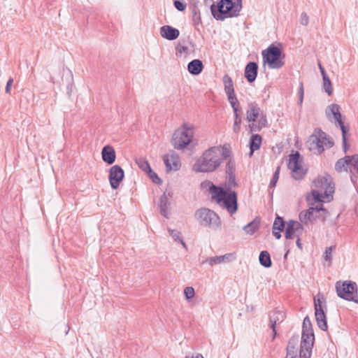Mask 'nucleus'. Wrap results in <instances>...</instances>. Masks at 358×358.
Segmentation results:
<instances>
[{
  "label": "nucleus",
  "instance_id": "1",
  "mask_svg": "<svg viewBox=\"0 0 358 358\" xmlns=\"http://www.w3.org/2000/svg\"><path fill=\"white\" fill-rule=\"evenodd\" d=\"M313 185L315 189L311 192L312 199L317 204L300 213L299 220L305 224L316 220L320 211H323L325 214L327 213L322 207L323 199L330 201L333 198L332 194L334 192V187L332 185L331 178L329 176L316 178L313 181Z\"/></svg>",
  "mask_w": 358,
  "mask_h": 358
},
{
  "label": "nucleus",
  "instance_id": "2",
  "mask_svg": "<svg viewBox=\"0 0 358 358\" xmlns=\"http://www.w3.org/2000/svg\"><path fill=\"white\" fill-rule=\"evenodd\" d=\"M238 186L236 182L235 174L227 175V180L224 187L212 185L210 187V193L220 206L226 208L230 214H234L238 209L237 194L231 191L233 187Z\"/></svg>",
  "mask_w": 358,
  "mask_h": 358
},
{
  "label": "nucleus",
  "instance_id": "3",
  "mask_svg": "<svg viewBox=\"0 0 358 358\" xmlns=\"http://www.w3.org/2000/svg\"><path fill=\"white\" fill-rule=\"evenodd\" d=\"M224 157L221 148L211 147L206 150L193 166L195 172L208 173L215 171L222 163Z\"/></svg>",
  "mask_w": 358,
  "mask_h": 358
},
{
  "label": "nucleus",
  "instance_id": "4",
  "mask_svg": "<svg viewBox=\"0 0 358 358\" xmlns=\"http://www.w3.org/2000/svg\"><path fill=\"white\" fill-rule=\"evenodd\" d=\"M242 8L241 0H220L217 5L210 7L213 16L219 20L237 17Z\"/></svg>",
  "mask_w": 358,
  "mask_h": 358
},
{
  "label": "nucleus",
  "instance_id": "5",
  "mask_svg": "<svg viewBox=\"0 0 358 358\" xmlns=\"http://www.w3.org/2000/svg\"><path fill=\"white\" fill-rule=\"evenodd\" d=\"M246 120L252 132L259 131L267 126L266 116L256 102L248 103Z\"/></svg>",
  "mask_w": 358,
  "mask_h": 358
},
{
  "label": "nucleus",
  "instance_id": "6",
  "mask_svg": "<svg viewBox=\"0 0 358 358\" xmlns=\"http://www.w3.org/2000/svg\"><path fill=\"white\" fill-rule=\"evenodd\" d=\"M334 144V141L327 138V134L320 129H315L307 141V146L315 155H320L324 147L330 148Z\"/></svg>",
  "mask_w": 358,
  "mask_h": 358
},
{
  "label": "nucleus",
  "instance_id": "7",
  "mask_svg": "<svg viewBox=\"0 0 358 358\" xmlns=\"http://www.w3.org/2000/svg\"><path fill=\"white\" fill-rule=\"evenodd\" d=\"M264 64H267L270 69H280L285 65V55L282 50L273 45H271L262 51Z\"/></svg>",
  "mask_w": 358,
  "mask_h": 358
},
{
  "label": "nucleus",
  "instance_id": "8",
  "mask_svg": "<svg viewBox=\"0 0 358 358\" xmlns=\"http://www.w3.org/2000/svg\"><path fill=\"white\" fill-rule=\"evenodd\" d=\"M194 216L201 226L209 227L213 230L220 229L221 227L220 217L213 210L208 208H202L197 210Z\"/></svg>",
  "mask_w": 358,
  "mask_h": 358
},
{
  "label": "nucleus",
  "instance_id": "9",
  "mask_svg": "<svg viewBox=\"0 0 358 358\" xmlns=\"http://www.w3.org/2000/svg\"><path fill=\"white\" fill-rule=\"evenodd\" d=\"M193 136V127L185 124L182 128L174 132L171 140L172 145L176 149H183L191 143Z\"/></svg>",
  "mask_w": 358,
  "mask_h": 358
},
{
  "label": "nucleus",
  "instance_id": "10",
  "mask_svg": "<svg viewBox=\"0 0 358 358\" xmlns=\"http://www.w3.org/2000/svg\"><path fill=\"white\" fill-rule=\"evenodd\" d=\"M336 290L338 296L345 300L358 303L357 285L352 281H345L343 283H336Z\"/></svg>",
  "mask_w": 358,
  "mask_h": 358
},
{
  "label": "nucleus",
  "instance_id": "11",
  "mask_svg": "<svg viewBox=\"0 0 358 358\" xmlns=\"http://www.w3.org/2000/svg\"><path fill=\"white\" fill-rule=\"evenodd\" d=\"M302 160L298 152L289 155L288 168L292 171V176L295 180H301L306 175L307 170L302 166Z\"/></svg>",
  "mask_w": 358,
  "mask_h": 358
},
{
  "label": "nucleus",
  "instance_id": "12",
  "mask_svg": "<svg viewBox=\"0 0 358 358\" xmlns=\"http://www.w3.org/2000/svg\"><path fill=\"white\" fill-rule=\"evenodd\" d=\"M314 342V334L307 331L302 332L299 358H310Z\"/></svg>",
  "mask_w": 358,
  "mask_h": 358
},
{
  "label": "nucleus",
  "instance_id": "13",
  "mask_svg": "<svg viewBox=\"0 0 358 358\" xmlns=\"http://www.w3.org/2000/svg\"><path fill=\"white\" fill-rule=\"evenodd\" d=\"M124 172L123 169L118 165H114L110 169L109 181L113 189L118 188L120 182L124 178Z\"/></svg>",
  "mask_w": 358,
  "mask_h": 358
},
{
  "label": "nucleus",
  "instance_id": "14",
  "mask_svg": "<svg viewBox=\"0 0 358 358\" xmlns=\"http://www.w3.org/2000/svg\"><path fill=\"white\" fill-rule=\"evenodd\" d=\"M303 226L297 221L289 220L287 222L285 236L287 239H293L300 236L303 233Z\"/></svg>",
  "mask_w": 358,
  "mask_h": 358
},
{
  "label": "nucleus",
  "instance_id": "15",
  "mask_svg": "<svg viewBox=\"0 0 358 358\" xmlns=\"http://www.w3.org/2000/svg\"><path fill=\"white\" fill-rule=\"evenodd\" d=\"M166 171H178L180 167L179 156L173 151L169 152L163 157Z\"/></svg>",
  "mask_w": 358,
  "mask_h": 358
},
{
  "label": "nucleus",
  "instance_id": "16",
  "mask_svg": "<svg viewBox=\"0 0 358 358\" xmlns=\"http://www.w3.org/2000/svg\"><path fill=\"white\" fill-rule=\"evenodd\" d=\"M315 315L319 328L322 331L327 330V323L325 313L322 309L320 299H315Z\"/></svg>",
  "mask_w": 358,
  "mask_h": 358
},
{
  "label": "nucleus",
  "instance_id": "17",
  "mask_svg": "<svg viewBox=\"0 0 358 358\" xmlns=\"http://www.w3.org/2000/svg\"><path fill=\"white\" fill-rule=\"evenodd\" d=\"M258 72V65L256 62H249L245 68V77L249 83H252L255 80Z\"/></svg>",
  "mask_w": 358,
  "mask_h": 358
},
{
  "label": "nucleus",
  "instance_id": "18",
  "mask_svg": "<svg viewBox=\"0 0 358 358\" xmlns=\"http://www.w3.org/2000/svg\"><path fill=\"white\" fill-rule=\"evenodd\" d=\"M160 34L163 38L173 41L178 37L180 32L176 28H173L169 25H164L161 27Z\"/></svg>",
  "mask_w": 358,
  "mask_h": 358
},
{
  "label": "nucleus",
  "instance_id": "19",
  "mask_svg": "<svg viewBox=\"0 0 358 358\" xmlns=\"http://www.w3.org/2000/svg\"><path fill=\"white\" fill-rule=\"evenodd\" d=\"M285 319V314L280 311V310H275L274 311L272 315L270 317V323H271V328L273 330L274 336L276 335V326L277 324H280Z\"/></svg>",
  "mask_w": 358,
  "mask_h": 358
},
{
  "label": "nucleus",
  "instance_id": "20",
  "mask_svg": "<svg viewBox=\"0 0 358 358\" xmlns=\"http://www.w3.org/2000/svg\"><path fill=\"white\" fill-rule=\"evenodd\" d=\"M103 160L108 164H112L115 160V152L113 147L105 146L101 152Z\"/></svg>",
  "mask_w": 358,
  "mask_h": 358
},
{
  "label": "nucleus",
  "instance_id": "21",
  "mask_svg": "<svg viewBox=\"0 0 358 358\" xmlns=\"http://www.w3.org/2000/svg\"><path fill=\"white\" fill-rule=\"evenodd\" d=\"M203 69L202 62L197 59H193L187 65V70L192 75H199Z\"/></svg>",
  "mask_w": 358,
  "mask_h": 358
},
{
  "label": "nucleus",
  "instance_id": "22",
  "mask_svg": "<svg viewBox=\"0 0 358 358\" xmlns=\"http://www.w3.org/2000/svg\"><path fill=\"white\" fill-rule=\"evenodd\" d=\"M326 115L329 118L331 115H333L336 122L342 120V115L340 113V106L336 103H332L327 107L326 109Z\"/></svg>",
  "mask_w": 358,
  "mask_h": 358
},
{
  "label": "nucleus",
  "instance_id": "23",
  "mask_svg": "<svg viewBox=\"0 0 358 358\" xmlns=\"http://www.w3.org/2000/svg\"><path fill=\"white\" fill-rule=\"evenodd\" d=\"M169 206V202L168 195L166 193H164L159 199V207L161 215L166 218L169 217V213H168Z\"/></svg>",
  "mask_w": 358,
  "mask_h": 358
},
{
  "label": "nucleus",
  "instance_id": "24",
  "mask_svg": "<svg viewBox=\"0 0 358 358\" xmlns=\"http://www.w3.org/2000/svg\"><path fill=\"white\" fill-rule=\"evenodd\" d=\"M298 337H292L287 344L286 356H298Z\"/></svg>",
  "mask_w": 358,
  "mask_h": 358
},
{
  "label": "nucleus",
  "instance_id": "25",
  "mask_svg": "<svg viewBox=\"0 0 358 358\" xmlns=\"http://www.w3.org/2000/svg\"><path fill=\"white\" fill-rule=\"evenodd\" d=\"M262 136L259 134H253L250 140V155H252L253 152L259 150L262 144Z\"/></svg>",
  "mask_w": 358,
  "mask_h": 358
},
{
  "label": "nucleus",
  "instance_id": "26",
  "mask_svg": "<svg viewBox=\"0 0 358 358\" xmlns=\"http://www.w3.org/2000/svg\"><path fill=\"white\" fill-rule=\"evenodd\" d=\"M351 163L350 156H346L344 158L338 159L335 164V169L338 172L348 171V166Z\"/></svg>",
  "mask_w": 358,
  "mask_h": 358
},
{
  "label": "nucleus",
  "instance_id": "27",
  "mask_svg": "<svg viewBox=\"0 0 358 358\" xmlns=\"http://www.w3.org/2000/svg\"><path fill=\"white\" fill-rule=\"evenodd\" d=\"M259 259L261 265L266 268H269L272 265L271 256L269 253L266 250L262 251L260 252Z\"/></svg>",
  "mask_w": 358,
  "mask_h": 358
},
{
  "label": "nucleus",
  "instance_id": "28",
  "mask_svg": "<svg viewBox=\"0 0 358 358\" xmlns=\"http://www.w3.org/2000/svg\"><path fill=\"white\" fill-rule=\"evenodd\" d=\"M223 83L224 85L225 93H227V92L231 93L232 92L234 91V83H233L232 79L228 74H226L224 76Z\"/></svg>",
  "mask_w": 358,
  "mask_h": 358
},
{
  "label": "nucleus",
  "instance_id": "29",
  "mask_svg": "<svg viewBox=\"0 0 358 358\" xmlns=\"http://www.w3.org/2000/svg\"><path fill=\"white\" fill-rule=\"evenodd\" d=\"M259 227V222L253 220L252 222L245 225L243 227V230L246 232V234L252 235L257 230Z\"/></svg>",
  "mask_w": 358,
  "mask_h": 358
},
{
  "label": "nucleus",
  "instance_id": "30",
  "mask_svg": "<svg viewBox=\"0 0 358 358\" xmlns=\"http://www.w3.org/2000/svg\"><path fill=\"white\" fill-rule=\"evenodd\" d=\"M136 163L138 166L143 171L148 172L151 170L150 166L148 162L143 157H139L136 159Z\"/></svg>",
  "mask_w": 358,
  "mask_h": 358
},
{
  "label": "nucleus",
  "instance_id": "31",
  "mask_svg": "<svg viewBox=\"0 0 358 358\" xmlns=\"http://www.w3.org/2000/svg\"><path fill=\"white\" fill-rule=\"evenodd\" d=\"M228 100L233 108L234 111H238V101L237 100L236 94L234 92H227Z\"/></svg>",
  "mask_w": 358,
  "mask_h": 358
},
{
  "label": "nucleus",
  "instance_id": "32",
  "mask_svg": "<svg viewBox=\"0 0 358 358\" xmlns=\"http://www.w3.org/2000/svg\"><path fill=\"white\" fill-rule=\"evenodd\" d=\"M323 80V89L328 94L329 96H331L333 92V88L331 82L328 77V76H324L322 77Z\"/></svg>",
  "mask_w": 358,
  "mask_h": 358
},
{
  "label": "nucleus",
  "instance_id": "33",
  "mask_svg": "<svg viewBox=\"0 0 358 358\" xmlns=\"http://www.w3.org/2000/svg\"><path fill=\"white\" fill-rule=\"evenodd\" d=\"M285 222L283 219L280 216H277L273 224V230L282 231L285 229Z\"/></svg>",
  "mask_w": 358,
  "mask_h": 358
},
{
  "label": "nucleus",
  "instance_id": "34",
  "mask_svg": "<svg viewBox=\"0 0 358 358\" xmlns=\"http://www.w3.org/2000/svg\"><path fill=\"white\" fill-rule=\"evenodd\" d=\"M168 231H169V235L176 241L180 242L185 248H187V245H186L185 243L180 238L181 234L180 231L174 230V229H169Z\"/></svg>",
  "mask_w": 358,
  "mask_h": 358
},
{
  "label": "nucleus",
  "instance_id": "35",
  "mask_svg": "<svg viewBox=\"0 0 358 358\" xmlns=\"http://www.w3.org/2000/svg\"><path fill=\"white\" fill-rule=\"evenodd\" d=\"M234 123L233 126V131L237 134L241 129V118L238 114V111H234Z\"/></svg>",
  "mask_w": 358,
  "mask_h": 358
},
{
  "label": "nucleus",
  "instance_id": "36",
  "mask_svg": "<svg viewBox=\"0 0 358 358\" xmlns=\"http://www.w3.org/2000/svg\"><path fill=\"white\" fill-rule=\"evenodd\" d=\"M335 249V246H330L326 248L324 259L325 261L328 262V266L331 264V259H332V251Z\"/></svg>",
  "mask_w": 358,
  "mask_h": 358
},
{
  "label": "nucleus",
  "instance_id": "37",
  "mask_svg": "<svg viewBox=\"0 0 358 358\" xmlns=\"http://www.w3.org/2000/svg\"><path fill=\"white\" fill-rule=\"evenodd\" d=\"M208 263L210 266H213L215 264H220L222 262H221L220 256H215L210 258H208L205 261L203 262V264Z\"/></svg>",
  "mask_w": 358,
  "mask_h": 358
},
{
  "label": "nucleus",
  "instance_id": "38",
  "mask_svg": "<svg viewBox=\"0 0 358 358\" xmlns=\"http://www.w3.org/2000/svg\"><path fill=\"white\" fill-rule=\"evenodd\" d=\"M235 162L233 160H229L226 166V174H235L236 167Z\"/></svg>",
  "mask_w": 358,
  "mask_h": 358
},
{
  "label": "nucleus",
  "instance_id": "39",
  "mask_svg": "<svg viewBox=\"0 0 358 358\" xmlns=\"http://www.w3.org/2000/svg\"><path fill=\"white\" fill-rule=\"evenodd\" d=\"M307 331L313 332L310 320L308 316H306L303 320L302 332H307Z\"/></svg>",
  "mask_w": 358,
  "mask_h": 358
},
{
  "label": "nucleus",
  "instance_id": "40",
  "mask_svg": "<svg viewBox=\"0 0 358 358\" xmlns=\"http://www.w3.org/2000/svg\"><path fill=\"white\" fill-rule=\"evenodd\" d=\"M280 166H278L276 168V170L273 176V178L270 182V184H269V187L271 188H273L275 186L278 180V178H279V173H280Z\"/></svg>",
  "mask_w": 358,
  "mask_h": 358
},
{
  "label": "nucleus",
  "instance_id": "41",
  "mask_svg": "<svg viewBox=\"0 0 358 358\" xmlns=\"http://www.w3.org/2000/svg\"><path fill=\"white\" fill-rule=\"evenodd\" d=\"M184 294L187 299L189 300L192 299L195 294V292L193 287H187L184 289Z\"/></svg>",
  "mask_w": 358,
  "mask_h": 358
},
{
  "label": "nucleus",
  "instance_id": "42",
  "mask_svg": "<svg viewBox=\"0 0 358 358\" xmlns=\"http://www.w3.org/2000/svg\"><path fill=\"white\" fill-rule=\"evenodd\" d=\"M149 177L152 179V182L156 184H161L162 182V180L158 177L156 173L152 171L151 169L148 172Z\"/></svg>",
  "mask_w": 358,
  "mask_h": 358
},
{
  "label": "nucleus",
  "instance_id": "43",
  "mask_svg": "<svg viewBox=\"0 0 358 358\" xmlns=\"http://www.w3.org/2000/svg\"><path fill=\"white\" fill-rule=\"evenodd\" d=\"M173 3L176 8L178 9L179 11L185 10L187 6V4L185 3L178 0H176Z\"/></svg>",
  "mask_w": 358,
  "mask_h": 358
},
{
  "label": "nucleus",
  "instance_id": "44",
  "mask_svg": "<svg viewBox=\"0 0 358 358\" xmlns=\"http://www.w3.org/2000/svg\"><path fill=\"white\" fill-rule=\"evenodd\" d=\"M309 22V17L306 13H302L300 16V23L303 25L306 26L308 24Z\"/></svg>",
  "mask_w": 358,
  "mask_h": 358
},
{
  "label": "nucleus",
  "instance_id": "45",
  "mask_svg": "<svg viewBox=\"0 0 358 358\" xmlns=\"http://www.w3.org/2000/svg\"><path fill=\"white\" fill-rule=\"evenodd\" d=\"M221 262H230L233 258L234 255L231 253L225 254L224 255H221Z\"/></svg>",
  "mask_w": 358,
  "mask_h": 358
},
{
  "label": "nucleus",
  "instance_id": "46",
  "mask_svg": "<svg viewBox=\"0 0 358 358\" xmlns=\"http://www.w3.org/2000/svg\"><path fill=\"white\" fill-rule=\"evenodd\" d=\"M351 164H352L358 170V155L350 156Z\"/></svg>",
  "mask_w": 358,
  "mask_h": 358
},
{
  "label": "nucleus",
  "instance_id": "47",
  "mask_svg": "<svg viewBox=\"0 0 358 358\" xmlns=\"http://www.w3.org/2000/svg\"><path fill=\"white\" fill-rule=\"evenodd\" d=\"M221 150H222V156L224 157V159H225L227 157H229L230 151H229V148L227 147L226 145H224L222 147V149H221Z\"/></svg>",
  "mask_w": 358,
  "mask_h": 358
},
{
  "label": "nucleus",
  "instance_id": "48",
  "mask_svg": "<svg viewBox=\"0 0 358 358\" xmlns=\"http://www.w3.org/2000/svg\"><path fill=\"white\" fill-rule=\"evenodd\" d=\"M341 130L342 131V138L343 141H345L346 139V134L348 131L349 129L346 127L345 125H341Z\"/></svg>",
  "mask_w": 358,
  "mask_h": 358
},
{
  "label": "nucleus",
  "instance_id": "49",
  "mask_svg": "<svg viewBox=\"0 0 358 358\" xmlns=\"http://www.w3.org/2000/svg\"><path fill=\"white\" fill-rule=\"evenodd\" d=\"M303 100V85H301L299 88V105L301 106L302 105Z\"/></svg>",
  "mask_w": 358,
  "mask_h": 358
},
{
  "label": "nucleus",
  "instance_id": "50",
  "mask_svg": "<svg viewBox=\"0 0 358 358\" xmlns=\"http://www.w3.org/2000/svg\"><path fill=\"white\" fill-rule=\"evenodd\" d=\"M13 83V78H10L7 81L6 89H5V91H6V93H9L10 92V87L12 86Z\"/></svg>",
  "mask_w": 358,
  "mask_h": 358
},
{
  "label": "nucleus",
  "instance_id": "51",
  "mask_svg": "<svg viewBox=\"0 0 358 358\" xmlns=\"http://www.w3.org/2000/svg\"><path fill=\"white\" fill-rule=\"evenodd\" d=\"M273 234L277 239H280L281 238V234L279 231L273 230Z\"/></svg>",
  "mask_w": 358,
  "mask_h": 358
},
{
  "label": "nucleus",
  "instance_id": "52",
  "mask_svg": "<svg viewBox=\"0 0 358 358\" xmlns=\"http://www.w3.org/2000/svg\"><path fill=\"white\" fill-rule=\"evenodd\" d=\"M318 66H319V69L320 70V72H321V74H322V77L324 76H324H327V74L326 73L324 68L322 67V64L320 62L318 63Z\"/></svg>",
  "mask_w": 358,
  "mask_h": 358
},
{
  "label": "nucleus",
  "instance_id": "53",
  "mask_svg": "<svg viewBox=\"0 0 358 358\" xmlns=\"http://www.w3.org/2000/svg\"><path fill=\"white\" fill-rule=\"evenodd\" d=\"M343 150L345 152H347L348 150V145L347 144V140L345 139V141H343Z\"/></svg>",
  "mask_w": 358,
  "mask_h": 358
},
{
  "label": "nucleus",
  "instance_id": "54",
  "mask_svg": "<svg viewBox=\"0 0 358 358\" xmlns=\"http://www.w3.org/2000/svg\"><path fill=\"white\" fill-rule=\"evenodd\" d=\"M296 245L298 246V248H299L300 249L302 248V244L301 243V238L300 237H297V240H296Z\"/></svg>",
  "mask_w": 358,
  "mask_h": 358
},
{
  "label": "nucleus",
  "instance_id": "55",
  "mask_svg": "<svg viewBox=\"0 0 358 358\" xmlns=\"http://www.w3.org/2000/svg\"><path fill=\"white\" fill-rule=\"evenodd\" d=\"M187 358H204L201 354H196L195 355H192L191 357H187Z\"/></svg>",
  "mask_w": 358,
  "mask_h": 358
},
{
  "label": "nucleus",
  "instance_id": "56",
  "mask_svg": "<svg viewBox=\"0 0 358 358\" xmlns=\"http://www.w3.org/2000/svg\"><path fill=\"white\" fill-rule=\"evenodd\" d=\"M336 122L339 125L340 128L341 127V125H344V123L342 120H340L337 121Z\"/></svg>",
  "mask_w": 358,
  "mask_h": 358
},
{
  "label": "nucleus",
  "instance_id": "57",
  "mask_svg": "<svg viewBox=\"0 0 358 358\" xmlns=\"http://www.w3.org/2000/svg\"><path fill=\"white\" fill-rule=\"evenodd\" d=\"M308 201L310 205H311V206L314 205L313 203L310 202V197H308Z\"/></svg>",
  "mask_w": 358,
  "mask_h": 358
},
{
  "label": "nucleus",
  "instance_id": "58",
  "mask_svg": "<svg viewBox=\"0 0 358 358\" xmlns=\"http://www.w3.org/2000/svg\"><path fill=\"white\" fill-rule=\"evenodd\" d=\"M286 358H298V356H286Z\"/></svg>",
  "mask_w": 358,
  "mask_h": 358
}]
</instances>
